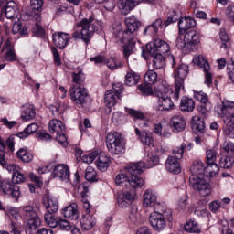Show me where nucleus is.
Returning a JSON list of instances; mask_svg holds the SVG:
<instances>
[{
	"label": "nucleus",
	"mask_w": 234,
	"mask_h": 234,
	"mask_svg": "<svg viewBox=\"0 0 234 234\" xmlns=\"http://www.w3.org/2000/svg\"><path fill=\"white\" fill-rule=\"evenodd\" d=\"M101 21L96 20L94 15L89 18H83L80 22L77 23L72 33L73 39H81L89 45L95 32H101Z\"/></svg>",
	"instance_id": "f257e3e1"
},
{
	"label": "nucleus",
	"mask_w": 234,
	"mask_h": 234,
	"mask_svg": "<svg viewBox=\"0 0 234 234\" xmlns=\"http://www.w3.org/2000/svg\"><path fill=\"white\" fill-rule=\"evenodd\" d=\"M146 48L154 58L153 59V67L155 70H160V69H164L165 67V57L164 54H167V52H170L171 48L169 47V44L167 42L162 40V39H155L153 42H149L146 45Z\"/></svg>",
	"instance_id": "f03ea898"
},
{
	"label": "nucleus",
	"mask_w": 234,
	"mask_h": 234,
	"mask_svg": "<svg viewBox=\"0 0 234 234\" xmlns=\"http://www.w3.org/2000/svg\"><path fill=\"white\" fill-rule=\"evenodd\" d=\"M126 30L122 32L121 41L125 43L123 54L125 59H129V55L134 52L136 40H134V32L140 27V22L134 16L128 17L124 20Z\"/></svg>",
	"instance_id": "7ed1b4c3"
},
{
	"label": "nucleus",
	"mask_w": 234,
	"mask_h": 234,
	"mask_svg": "<svg viewBox=\"0 0 234 234\" xmlns=\"http://www.w3.org/2000/svg\"><path fill=\"white\" fill-rule=\"evenodd\" d=\"M145 167H147V165L144 162L131 163L124 167L127 175L130 176L128 184L131 187L140 188L144 186V179L138 175H142Z\"/></svg>",
	"instance_id": "20e7f679"
},
{
	"label": "nucleus",
	"mask_w": 234,
	"mask_h": 234,
	"mask_svg": "<svg viewBox=\"0 0 234 234\" xmlns=\"http://www.w3.org/2000/svg\"><path fill=\"white\" fill-rule=\"evenodd\" d=\"M106 145L112 154H121L125 151V140H123L122 133L117 132H110L107 134Z\"/></svg>",
	"instance_id": "39448f33"
},
{
	"label": "nucleus",
	"mask_w": 234,
	"mask_h": 234,
	"mask_svg": "<svg viewBox=\"0 0 234 234\" xmlns=\"http://www.w3.org/2000/svg\"><path fill=\"white\" fill-rule=\"evenodd\" d=\"M184 149L186 146L182 144L180 147H176L173 150V155H169L165 162V169L169 173L174 175H180L182 173V168L180 167V160L184 157Z\"/></svg>",
	"instance_id": "423d86ee"
},
{
	"label": "nucleus",
	"mask_w": 234,
	"mask_h": 234,
	"mask_svg": "<svg viewBox=\"0 0 234 234\" xmlns=\"http://www.w3.org/2000/svg\"><path fill=\"white\" fill-rule=\"evenodd\" d=\"M25 217L27 220L26 224V234H34V231L41 226V219L37 216V212L34 209L33 206L24 207Z\"/></svg>",
	"instance_id": "0eeeda50"
},
{
	"label": "nucleus",
	"mask_w": 234,
	"mask_h": 234,
	"mask_svg": "<svg viewBox=\"0 0 234 234\" xmlns=\"http://www.w3.org/2000/svg\"><path fill=\"white\" fill-rule=\"evenodd\" d=\"M189 74V66L186 64H181L175 71V100L180 98V90H184V80Z\"/></svg>",
	"instance_id": "6e6552de"
},
{
	"label": "nucleus",
	"mask_w": 234,
	"mask_h": 234,
	"mask_svg": "<svg viewBox=\"0 0 234 234\" xmlns=\"http://www.w3.org/2000/svg\"><path fill=\"white\" fill-rule=\"evenodd\" d=\"M189 182L193 189H195V191H198L201 197H207V195L211 194V189H209V183L206 181L204 176L191 175L189 177Z\"/></svg>",
	"instance_id": "1a4fd4ad"
},
{
	"label": "nucleus",
	"mask_w": 234,
	"mask_h": 234,
	"mask_svg": "<svg viewBox=\"0 0 234 234\" xmlns=\"http://www.w3.org/2000/svg\"><path fill=\"white\" fill-rule=\"evenodd\" d=\"M155 92L157 97L159 98V111H171V109L175 107L173 101H171V97L167 95L169 94V89L165 88L164 85H161L159 86V88L155 89Z\"/></svg>",
	"instance_id": "9d476101"
},
{
	"label": "nucleus",
	"mask_w": 234,
	"mask_h": 234,
	"mask_svg": "<svg viewBox=\"0 0 234 234\" xmlns=\"http://www.w3.org/2000/svg\"><path fill=\"white\" fill-rule=\"evenodd\" d=\"M80 226L84 231H89V229H92V228L96 226V218L94 217V210L92 209V207H83Z\"/></svg>",
	"instance_id": "9b49d317"
},
{
	"label": "nucleus",
	"mask_w": 234,
	"mask_h": 234,
	"mask_svg": "<svg viewBox=\"0 0 234 234\" xmlns=\"http://www.w3.org/2000/svg\"><path fill=\"white\" fill-rule=\"evenodd\" d=\"M194 65H197V67H201L203 71L205 72V83L208 87L213 84V74L209 70H211V66H209V62L204 58L202 55L196 56L193 58Z\"/></svg>",
	"instance_id": "f8f14e48"
},
{
	"label": "nucleus",
	"mask_w": 234,
	"mask_h": 234,
	"mask_svg": "<svg viewBox=\"0 0 234 234\" xmlns=\"http://www.w3.org/2000/svg\"><path fill=\"white\" fill-rule=\"evenodd\" d=\"M215 112L219 118H233L234 116V101H223L222 104H218L214 108Z\"/></svg>",
	"instance_id": "ddd939ff"
},
{
	"label": "nucleus",
	"mask_w": 234,
	"mask_h": 234,
	"mask_svg": "<svg viewBox=\"0 0 234 234\" xmlns=\"http://www.w3.org/2000/svg\"><path fill=\"white\" fill-rule=\"evenodd\" d=\"M69 94L72 101L78 105H83L87 101V96H89L87 90L83 86H73L69 90Z\"/></svg>",
	"instance_id": "4468645a"
},
{
	"label": "nucleus",
	"mask_w": 234,
	"mask_h": 234,
	"mask_svg": "<svg viewBox=\"0 0 234 234\" xmlns=\"http://www.w3.org/2000/svg\"><path fill=\"white\" fill-rule=\"evenodd\" d=\"M52 176L53 178H58L62 182H69L70 180V169H69V165H56L53 169Z\"/></svg>",
	"instance_id": "2eb2a0df"
},
{
	"label": "nucleus",
	"mask_w": 234,
	"mask_h": 234,
	"mask_svg": "<svg viewBox=\"0 0 234 234\" xmlns=\"http://www.w3.org/2000/svg\"><path fill=\"white\" fill-rule=\"evenodd\" d=\"M150 224L155 231H162L165 229V218L162 216V213L154 212L150 215L149 218Z\"/></svg>",
	"instance_id": "dca6fc26"
},
{
	"label": "nucleus",
	"mask_w": 234,
	"mask_h": 234,
	"mask_svg": "<svg viewBox=\"0 0 234 234\" xmlns=\"http://www.w3.org/2000/svg\"><path fill=\"white\" fill-rule=\"evenodd\" d=\"M43 8V0H31L27 16L33 17L35 21H41V10Z\"/></svg>",
	"instance_id": "f3484780"
},
{
	"label": "nucleus",
	"mask_w": 234,
	"mask_h": 234,
	"mask_svg": "<svg viewBox=\"0 0 234 234\" xmlns=\"http://www.w3.org/2000/svg\"><path fill=\"white\" fill-rule=\"evenodd\" d=\"M185 43H186L190 52L195 50V47L200 43V35L195 30H189L185 33Z\"/></svg>",
	"instance_id": "a211bd4d"
},
{
	"label": "nucleus",
	"mask_w": 234,
	"mask_h": 234,
	"mask_svg": "<svg viewBox=\"0 0 234 234\" xmlns=\"http://www.w3.org/2000/svg\"><path fill=\"white\" fill-rule=\"evenodd\" d=\"M0 187L5 195H10L15 200H17L19 195H21V193H19V186L14 185V183L2 182Z\"/></svg>",
	"instance_id": "6ab92c4d"
},
{
	"label": "nucleus",
	"mask_w": 234,
	"mask_h": 234,
	"mask_svg": "<svg viewBox=\"0 0 234 234\" xmlns=\"http://www.w3.org/2000/svg\"><path fill=\"white\" fill-rule=\"evenodd\" d=\"M52 37L56 47L60 49L65 48L69 45V41H70V36L63 32L54 33Z\"/></svg>",
	"instance_id": "aec40b11"
},
{
	"label": "nucleus",
	"mask_w": 234,
	"mask_h": 234,
	"mask_svg": "<svg viewBox=\"0 0 234 234\" xmlns=\"http://www.w3.org/2000/svg\"><path fill=\"white\" fill-rule=\"evenodd\" d=\"M197 22L191 17L179 18L178 27L180 36H184L190 28H195Z\"/></svg>",
	"instance_id": "412c9836"
},
{
	"label": "nucleus",
	"mask_w": 234,
	"mask_h": 234,
	"mask_svg": "<svg viewBox=\"0 0 234 234\" xmlns=\"http://www.w3.org/2000/svg\"><path fill=\"white\" fill-rule=\"evenodd\" d=\"M140 1L139 0H121L119 2V8L124 16H127L136 5H139Z\"/></svg>",
	"instance_id": "4be33fe9"
},
{
	"label": "nucleus",
	"mask_w": 234,
	"mask_h": 234,
	"mask_svg": "<svg viewBox=\"0 0 234 234\" xmlns=\"http://www.w3.org/2000/svg\"><path fill=\"white\" fill-rule=\"evenodd\" d=\"M135 134L139 136L141 142L147 145L148 147H154V138L151 135V133L145 132V131H140V129L135 128Z\"/></svg>",
	"instance_id": "5701e85b"
},
{
	"label": "nucleus",
	"mask_w": 234,
	"mask_h": 234,
	"mask_svg": "<svg viewBox=\"0 0 234 234\" xmlns=\"http://www.w3.org/2000/svg\"><path fill=\"white\" fill-rule=\"evenodd\" d=\"M5 14L7 19H14L19 14V8L15 1H9L5 4Z\"/></svg>",
	"instance_id": "b1692460"
},
{
	"label": "nucleus",
	"mask_w": 234,
	"mask_h": 234,
	"mask_svg": "<svg viewBox=\"0 0 234 234\" xmlns=\"http://www.w3.org/2000/svg\"><path fill=\"white\" fill-rule=\"evenodd\" d=\"M21 118L25 122L34 120L36 118V108H34V105H30V104L24 105L22 108Z\"/></svg>",
	"instance_id": "393cba45"
},
{
	"label": "nucleus",
	"mask_w": 234,
	"mask_h": 234,
	"mask_svg": "<svg viewBox=\"0 0 234 234\" xmlns=\"http://www.w3.org/2000/svg\"><path fill=\"white\" fill-rule=\"evenodd\" d=\"M191 127L194 133H204L206 131V122H204L200 116L196 115L191 120Z\"/></svg>",
	"instance_id": "a878e982"
},
{
	"label": "nucleus",
	"mask_w": 234,
	"mask_h": 234,
	"mask_svg": "<svg viewBox=\"0 0 234 234\" xmlns=\"http://www.w3.org/2000/svg\"><path fill=\"white\" fill-rule=\"evenodd\" d=\"M63 215L65 218L69 220H78L80 213H78V206H68L63 209Z\"/></svg>",
	"instance_id": "bb28decb"
},
{
	"label": "nucleus",
	"mask_w": 234,
	"mask_h": 234,
	"mask_svg": "<svg viewBox=\"0 0 234 234\" xmlns=\"http://www.w3.org/2000/svg\"><path fill=\"white\" fill-rule=\"evenodd\" d=\"M172 127L180 133L186 129V119L182 115H176L171 120Z\"/></svg>",
	"instance_id": "cd10ccee"
},
{
	"label": "nucleus",
	"mask_w": 234,
	"mask_h": 234,
	"mask_svg": "<svg viewBox=\"0 0 234 234\" xmlns=\"http://www.w3.org/2000/svg\"><path fill=\"white\" fill-rule=\"evenodd\" d=\"M180 109L184 112H193L195 111V101L188 97H183L180 102Z\"/></svg>",
	"instance_id": "c85d7f7f"
},
{
	"label": "nucleus",
	"mask_w": 234,
	"mask_h": 234,
	"mask_svg": "<svg viewBox=\"0 0 234 234\" xmlns=\"http://www.w3.org/2000/svg\"><path fill=\"white\" fill-rule=\"evenodd\" d=\"M65 124H63V122L58 120V119H53L49 121L48 124V131L49 133H56L57 134L65 132Z\"/></svg>",
	"instance_id": "c756f323"
},
{
	"label": "nucleus",
	"mask_w": 234,
	"mask_h": 234,
	"mask_svg": "<svg viewBox=\"0 0 234 234\" xmlns=\"http://www.w3.org/2000/svg\"><path fill=\"white\" fill-rule=\"evenodd\" d=\"M190 171L192 175H196L197 176H206V167L204 166V163L201 160L194 161Z\"/></svg>",
	"instance_id": "7c9ffc66"
},
{
	"label": "nucleus",
	"mask_w": 234,
	"mask_h": 234,
	"mask_svg": "<svg viewBox=\"0 0 234 234\" xmlns=\"http://www.w3.org/2000/svg\"><path fill=\"white\" fill-rule=\"evenodd\" d=\"M133 200H136V197H134V195L131 194V192L127 191V192H123L122 195L118 197L117 204L119 206H125L126 204L131 206V204H133Z\"/></svg>",
	"instance_id": "2f4dec72"
},
{
	"label": "nucleus",
	"mask_w": 234,
	"mask_h": 234,
	"mask_svg": "<svg viewBox=\"0 0 234 234\" xmlns=\"http://www.w3.org/2000/svg\"><path fill=\"white\" fill-rule=\"evenodd\" d=\"M144 206H160V202L156 201V196L153 190H146L144 194Z\"/></svg>",
	"instance_id": "473e14b6"
},
{
	"label": "nucleus",
	"mask_w": 234,
	"mask_h": 234,
	"mask_svg": "<svg viewBox=\"0 0 234 234\" xmlns=\"http://www.w3.org/2000/svg\"><path fill=\"white\" fill-rule=\"evenodd\" d=\"M96 165L98 169H100V171L105 172L107 171V169H109L111 165V158L107 155L101 154L98 157V160L96 161Z\"/></svg>",
	"instance_id": "72a5a7b5"
},
{
	"label": "nucleus",
	"mask_w": 234,
	"mask_h": 234,
	"mask_svg": "<svg viewBox=\"0 0 234 234\" xmlns=\"http://www.w3.org/2000/svg\"><path fill=\"white\" fill-rule=\"evenodd\" d=\"M16 156L25 164H28L34 160V155L25 148H20L16 153Z\"/></svg>",
	"instance_id": "f704fd0d"
},
{
	"label": "nucleus",
	"mask_w": 234,
	"mask_h": 234,
	"mask_svg": "<svg viewBox=\"0 0 234 234\" xmlns=\"http://www.w3.org/2000/svg\"><path fill=\"white\" fill-rule=\"evenodd\" d=\"M138 81H140V75H138L134 71H130L125 76V85L128 87H133L134 85H138Z\"/></svg>",
	"instance_id": "c9c22d12"
},
{
	"label": "nucleus",
	"mask_w": 234,
	"mask_h": 234,
	"mask_svg": "<svg viewBox=\"0 0 234 234\" xmlns=\"http://www.w3.org/2000/svg\"><path fill=\"white\" fill-rule=\"evenodd\" d=\"M144 80L146 85H154L158 81V73L153 69H149L146 71Z\"/></svg>",
	"instance_id": "e433bc0d"
},
{
	"label": "nucleus",
	"mask_w": 234,
	"mask_h": 234,
	"mask_svg": "<svg viewBox=\"0 0 234 234\" xmlns=\"http://www.w3.org/2000/svg\"><path fill=\"white\" fill-rule=\"evenodd\" d=\"M220 171V167L216 163H207L205 167V176H217Z\"/></svg>",
	"instance_id": "4c0bfd02"
},
{
	"label": "nucleus",
	"mask_w": 234,
	"mask_h": 234,
	"mask_svg": "<svg viewBox=\"0 0 234 234\" xmlns=\"http://www.w3.org/2000/svg\"><path fill=\"white\" fill-rule=\"evenodd\" d=\"M116 98H118V96H116L114 91L111 90H107L104 95V102L107 105V107H114V105H116L117 103Z\"/></svg>",
	"instance_id": "58836bf2"
},
{
	"label": "nucleus",
	"mask_w": 234,
	"mask_h": 234,
	"mask_svg": "<svg viewBox=\"0 0 234 234\" xmlns=\"http://www.w3.org/2000/svg\"><path fill=\"white\" fill-rule=\"evenodd\" d=\"M185 231L187 233H200L201 229L197 221L190 220L185 224Z\"/></svg>",
	"instance_id": "ea45409f"
},
{
	"label": "nucleus",
	"mask_w": 234,
	"mask_h": 234,
	"mask_svg": "<svg viewBox=\"0 0 234 234\" xmlns=\"http://www.w3.org/2000/svg\"><path fill=\"white\" fill-rule=\"evenodd\" d=\"M233 156L223 155L219 160V167H222L223 169H231V167H233Z\"/></svg>",
	"instance_id": "a19ab883"
},
{
	"label": "nucleus",
	"mask_w": 234,
	"mask_h": 234,
	"mask_svg": "<svg viewBox=\"0 0 234 234\" xmlns=\"http://www.w3.org/2000/svg\"><path fill=\"white\" fill-rule=\"evenodd\" d=\"M37 129L38 126L37 123H31L23 132L18 133V138H27V136H30V134H34Z\"/></svg>",
	"instance_id": "79ce46f5"
},
{
	"label": "nucleus",
	"mask_w": 234,
	"mask_h": 234,
	"mask_svg": "<svg viewBox=\"0 0 234 234\" xmlns=\"http://www.w3.org/2000/svg\"><path fill=\"white\" fill-rule=\"evenodd\" d=\"M104 63L107 65L110 70H116V69H120V67H123V62L122 60H118L114 58H110L104 60Z\"/></svg>",
	"instance_id": "37998d69"
},
{
	"label": "nucleus",
	"mask_w": 234,
	"mask_h": 234,
	"mask_svg": "<svg viewBox=\"0 0 234 234\" xmlns=\"http://www.w3.org/2000/svg\"><path fill=\"white\" fill-rule=\"evenodd\" d=\"M72 81L73 83H75L74 86L81 87V85H83V83L85 82V74H83V71H79L78 73L73 72Z\"/></svg>",
	"instance_id": "c03bdc74"
},
{
	"label": "nucleus",
	"mask_w": 234,
	"mask_h": 234,
	"mask_svg": "<svg viewBox=\"0 0 234 234\" xmlns=\"http://www.w3.org/2000/svg\"><path fill=\"white\" fill-rule=\"evenodd\" d=\"M43 205L44 206H58V198L50 196V193L48 191H46V193L43 196Z\"/></svg>",
	"instance_id": "a18cd8bd"
},
{
	"label": "nucleus",
	"mask_w": 234,
	"mask_h": 234,
	"mask_svg": "<svg viewBox=\"0 0 234 234\" xmlns=\"http://www.w3.org/2000/svg\"><path fill=\"white\" fill-rule=\"evenodd\" d=\"M96 170L92 166H88L85 173V178L88 182H98Z\"/></svg>",
	"instance_id": "49530a36"
},
{
	"label": "nucleus",
	"mask_w": 234,
	"mask_h": 234,
	"mask_svg": "<svg viewBox=\"0 0 234 234\" xmlns=\"http://www.w3.org/2000/svg\"><path fill=\"white\" fill-rule=\"evenodd\" d=\"M12 182L14 185L23 184L24 182H27V177H25V174L21 173V168L17 172H15L13 174Z\"/></svg>",
	"instance_id": "de8ad7c7"
},
{
	"label": "nucleus",
	"mask_w": 234,
	"mask_h": 234,
	"mask_svg": "<svg viewBox=\"0 0 234 234\" xmlns=\"http://www.w3.org/2000/svg\"><path fill=\"white\" fill-rule=\"evenodd\" d=\"M176 46L179 50H182L183 52H186V54H189L190 49L187 46V43H186V37H184V40L181 37H177L176 40Z\"/></svg>",
	"instance_id": "09e8293b"
},
{
	"label": "nucleus",
	"mask_w": 234,
	"mask_h": 234,
	"mask_svg": "<svg viewBox=\"0 0 234 234\" xmlns=\"http://www.w3.org/2000/svg\"><path fill=\"white\" fill-rule=\"evenodd\" d=\"M115 184L122 187L127 186V184H129V176L126 174H118L115 177Z\"/></svg>",
	"instance_id": "8fccbe9b"
},
{
	"label": "nucleus",
	"mask_w": 234,
	"mask_h": 234,
	"mask_svg": "<svg viewBox=\"0 0 234 234\" xmlns=\"http://www.w3.org/2000/svg\"><path fill=\"white\" fill-rule=\"evenodd\" d=\"M45 222L49 226V228H58V222L54 215L45 214Z\"/></svg>",
	"instance_id": "3c124183"
},
{
	"label": "nucleus",
	"mask_w": 234,
	"mask_h": 234,
	"mask_svg": "<svg viewBox=\"0 0 234 234\" xmlns=\"http://www.w3.org/2000/svg\"><path fill=\"white\" fill-rule=\"evenodd\" d=\"M194 98L203 105H206L209 102V97L203 91L195 92Z\"/></svg>",
	"instance_id": "603ef678"
},
{
	"label": "nucleus",
	"mask_w": 234,
	"mask_h": 234,
	"mask_svg": "<svg viewBox=\"0 0 234 234\" xmlns=\"http://www.w3.org/2000/svg\"><path fill=\"white\" fill-rule=\"evenodd\" d=\"M180 19V15L176 13V11H173L172 15L168 16V18L163 23L165 28L169 27V25L173 23H176V21H179Z\"/></svg>",
	"instance_id": "864d4df0"
},
{
	"label": "nucleus",
	"mask_w": 234,
	"mask_h": 234,
	"mask_svg": "<svg viewBox=\"0 0 234 234\" xmlns=\"http://www.w3.org/2000/svg\"><path fill=\"white\" fill-rule=\"evenodd\" d=\"M139 90L144 96H151L153 94V84H142L138 86Z\"/></svg>",
	"instance_id": "5fc2aeb1"
},
{
	"label": "nucleus",
	"mask_w": 234,
	"mask_h": 234,
	"mask_svg": "<svg viewBox=\"0 0 234 234\" xmlns=\"http://www.w3.org/2000/svg\"><path fill=\"white\" fill-rule=\"evenodd\" d=\"M219 37L222 43V45L220 46L221 48H228V47H231V41H229V37L228 36V34H226V32H221L219 34Z\"/></svg>",
	"instance_id": "6e6d98bb"
},
{
	"label": "nucleus",
	"mask_w": 234,
	"mask_h": 234,
	"mask_svg": "<svg viewBox=\"0 0 234 234\" xmlns=\"http://www.w3.org/2000/svg\"><path fill=\"white\" fill-rule=\"evenodd\" d=\"M98 157V153L92 152L88 154H84L81 156L82 162H85V164H92L94 160Z\"/></svg>",
	"instance_id": "4d7b16f0"
},
{
	"label": "nucleus",
	"mask_w": 234,
	"mask_h": 234,
	"mask_svg": "<svg viewBox=\"0 0 234 234\" xmlns=\"http://www.w3.org/2000/svg\"><path fill=\"white\" fill-rule=\"evenodd\" d=\"M127 112L132 118H135V120H145V115L140 111L128 109Z\"/></svg>",
	"instance_id": "13d9d810"
},
{
	"label": "nucleus",
	"mask_w": 234,
	"mask_h": 234,
	"mask_svg": "<svg viewBox=\"0 0 234 234\" xmlns=\"http://www.w3.org/2000/svg\"><path fill=\"white\" fill-rule=\"evenodd\" d=\"M58 226L62 231H70L72 229V224L67 219H59Z\"/></svg>",
	"instance_id": "bf43d9fd"
},
{
	"label": "nucleus",
	"mask_w": 234,
	"mask_h": 234,
	"mask_svg": "<svg viewBox=\"0 0 234 234\" xmlns=\"http://www.w3.org/2000/svg\"><path fill=\"white\" fill-rule=\"evenodd\" d=\"M36 25L35 27H33V34H35V36H38L40 37H43L45 36V29L43 28V27H41L39 25V23L41 21H37L36 20Z\"/></svg>",
	"instance_id": "052dcab7"
},
{
	"label": "nucleus",
	"mask_w": 234,
	"mask_h": 234,
	"mask_svg": "<svg viewBox=\"0 0 234 234\" xmlns=\"http://www.w3.org/2000/svg\"><path fill=\"white\" fill-rule=\"evenodd\" d=\"M5 61H17V55H16V51L13 49H9V51H5Z\"/></svg>",
	"instance_id": "680f3d73"
},
{
	"label": "nucleus",
	"mask_w": 234,
	"mask_h": 234,
	"mask_svg": "<svg viewBox=\"0 0 234 234\" xmlns=\"http://www.w3.org/2000/svg\"><path fill=\"white\" fill-rule=\"evenodd\" d=\"M17 136L19 137L18 134L11 135L5 141V144H6L7 147H8L9 151H11L12 153H14V147L16 145V138H17Z\"/></svg>",
	"instance_id": "e2e57ef3"
},
{
	"label": "nucleus",
	"mask_w": 234,
	"mask_h": 234,
	"mask_svg": "<svg viewBox=\"0 0 234 234\" xmlns=\"http://www.w3.org/2000/svg\"><path fill=\"white\" fill-rule=\"evenodd\" d=\"M56 140L57 142H58V144H60V145L66 147L68 143L67 136H65V132H60L59 133H57Z\"/></svg>",
	"instance_id": "0e129e2a"
},
{
	"label": "nucleus",
	"mask_w": 234,
	"mask_h": 234,
	"mask_svg": "<svg viewBox=\"0 0 234 234\" xmlns=\"http://www.w3.org/2000/svg\"><path fill=\"white\" fill-rule=\"evenodd\" d=\"M223 150L228 154H234V143L227 142L223 144Z\"/></svg>",
	"instance_id": "69168bd1"
},
{
	"label": "nucleus",
	"mask_w": 234,
	"mask_h": 234,
	"mask_svg": "<svg viewBox=\"0 0 234 234\" xmlns=\"http://www.w3.org/2000/svg\"><path fill=\"white\" fill-rule=\"evenodd\" d=\"M112 89L114 90L113 93L116 94L117 98L120 100V98H122V92H123V84L121 83H116L113 84Z\"/></svg>",
	"instance_id": "338daca9"
},
{
	"label": "nucleus",
	"mask_w": 234,
	"mask_h": 234,
	"mask_svg": "<svg viewBox=\"0 0 234 234\" xmlns=\"http://www.w3.org/2000/svg\"><path fill=\"white\" fill-rule=\"evenodd\" d=\"M226 16L231 23H234V5H230L226 8Z\"/></svg>",
	"instance_id": "774afa93"
}]
</instances>
